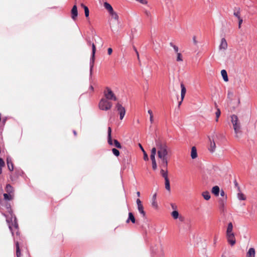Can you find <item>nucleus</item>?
Masks as SVG:
<instances>
[{"mask_svg":"<svg viewBox=\"0 0 257 257\" xmlns=\"http://www.w3.org/2000/svg\"><path fill=\"white\" fill-rule=\"evenodd\" d=\"M156 146L158 149V156L160 161L159 166L160 169V175L165 181V188L170 191V181L168 178V166L170 158L171 152L165 142L161 140L156 141Z\"/></svg>","mask_w":257,"mask_h":257,"instance_id":"f257e3e1","label":"nucleus"},{"mask_svg":"<svg viewBox=\"0 0 257 257\" xmlns=\"http://www.w3.org/2000/svg\"><path fill=\"white\" fill-rule=\"evenodd\" d=\"M9 214L6 215L7 221L9 224V227L11 230L12 235L14 236V240L16 241V253L17 257H20V251L19 244L18 240H16L15 236H14V231H16V234L18 235V231H17L18 225L16 221V218L15 216H13L11 209H9Z\"/></svg>","mask_w":257,"mask_h":257,"instance_id":"f03ea898","label":"nucleus"},{"mask_svg":"<svg viewBox=\"0 0 257 257\" xmlns=\"http://www.w3.org/2000/svg\"><path fill=\"white\" fill-rule=\"evenodd\" d=\"M112 106V103L110 100L106 98H102L99 103V108L102 110L107 111L111 109Z\"/></svg>","mask_w":257,"mask_h":257,"instance_id":"7ed1b4c3","label":"nucleus"},{"mask_svg":"<svg viewBox=\"0 0 257 257\" xmlns=\"http://www.w3.org/2000/svg\"><path fill=\"white\" fill-rule=\"evenodd\" d=\"M231 121L232 123L233 129L237 137V134L241 133L240 131V123L239 121L238 117L235 114L232 115L231 116Z\"/></svg>","mask_w":257,"mask_h":257,"instance_id":"20e7f679","label":"nucleus"},{"mask_svg":"<svg viewBox=\"0 0 257 257\" xmlns=\"http://www.w3.org/2000/svg\"><path fill=\"white\" fill-rule=\"evenodd\" d=\"M108 143L110 145H114L118 149L121 148L120 143L117 140H112L111 138V128L110 127L108 128Z\"/></svg>","mask_w":257,"mask_h":257,"instance_id":"39448f33","label":"nucleus"},{"mask_svg":"<svg viewBox=\"0 0 257 257\" xmlns=\"http://www.w3.org/2000/svg\"><path fill=\"white\" fill-rule=\"evenodd\" d=\"M103 94L104 98H106L107 99L110 100L116 101L117 100V98L115 95L114 93L109 87H106L105 88L103 91Z\"/></svg>","mask_w":257,"mask_h":257,"instance_id":"423d86ee","label":"nucleus"},{"mask_svg":"<svg viewBox=\"0 0 257 257\" xmlns=\"http://www.w3.org/2000/svg\"><path fill=\"white\" fill-rule=\"evenodd\" d=\"M115 108L116 109L117 111L118 112L119 114L120 119H122L125 114V108L123 106H122L120 103H117L115 105Z\"/></svg>","mask_w":257,"mask_h":257,"instance_id":"0eeeda50","label":"nucleus"},{"mask_svg":"<svg viewBox=\"0 0 257 257\" xmlns=\"http://www.w3.org/2000/svg\"><path fill=\"white\" fill-rule=\"evenodd\" d=\"M86 41L88 45L92 46V56L91 58V60L92 61V66L91 67L93 66V63L94 62V59H95V54L96 52V47L95 44L93 43H91V41L89 39H86Z\"/></svg>","mask_w":257,"mask_h":257,"instance_id":"6e6552de","label":"nucleus"},{"mask_svg":"<svg viewBox=\"0 0 257 257\" xmlns=\"http://www.w3.org/2000/svg\"><path fill=\"white\" fill-rule=\"evenodd\" d=\"M215 196L218 198L220 205L223 207L224 205V202L227 198L226 194H214Z\"/></svg>","mask_w":257,"mask_h":257,"instance_id":"1a4fd4ad","label":"nucleus"},{"mask_svg":"<svg viewBox=\"0 0 257 257\" xmlns=\"http://www.w3.org/2000/svg\"><path fill=\"white\" fill-rule=\"evenodd\" d=\"M78 16L77 8L76 5H74L71 11V17L74 21L77 20Z\"/></svg>","mask_w":257,"mask_h":257,"instance_id":"9d476101","label":"nucleus"},{"mask_svg":"<svg viewBox=\"0 0 257 257\" xmlns=\"http://www.w3.org/2000/svg\"><path fill=\"white\" fill-rule=\"evenodd\" d=\"M227 242L230 245L233 246L236 243V239L235 238L234 234L226 235Z\"/></svg>","mask_w":257,"mask_h":257,"instance_id":"9b49d317","label":"nucleus"},{"mask_svg":"<svg viewBox=\"0 0 257 257\" xmlns=\"http://www.w3.org/2000/svg\"><path fill=\"white\" fill-rule=\"evenodd\" d=\"M137 204L138 206V209L139 212L142 214L143 216H145V212L144 210V207L143 205L142 204V202L139 199L137 200Z\"/></svg>","mask_w":257,"mask_h":257,"instance_id":"f8f14e48","label":"nucleus"},{"mask_svg":"<svg viewBox=\"0 0 257 257\" xmlns=\"http://www.w3.org/2000/svg\"><path fill=\"white\" fill-rule=\"evenodd\" d=\"M209 139L210 144V146L208 148V150L210 152L213 153L215 150V148H216L215 143L213 140L211 141V140L210 138H209Z\"/></svg>","mask_w":257,"mask_h":257,"instance_id":"ddd939ff","label":"nucleus"},{"mask_svg":"<svg viewBox=\"0 0 257 257\" xmlns=\"http://www.w3.org/2000/svg\"><path fill=\"white\" fill-rule=\"evenodd\" d=\"M234 233L233 232V225L231 222H230L228 224L226 232V235H230V234H233Z\"/></svg>","mask_w":257,"mask_h":257,"instance_id":"4468645a","label":"nucleus"},{"mask_svg":"<svg viewBox=\"0 0 257 257\" xmlns=\"http://www.w3.org/2000/svg\"><path fill=\"white\" fill-rule=\"evenodd\" d=\"M7 163L8 168L9 170L10 171H13L14 165H13L12 161L10 158L8 157L7 158Z\"/></svg>","mask_w":257,"mask_h":257,"instance_id":"2eb2a0df","label":"nucleus"},{"mask_svg":"<svg viewBox=\"0 0 257 257\" xmlns=\"http://www.w3.org/2000/svg\"><path fill=\"white\" fill-rule=\"evenodd\" d=\"M227 48V43L225 38H222L221 41V44L219 46L220 49L225 50Z\"/></svg>","mask_w":257,"mask_h":257,"instance_id":"dca6fc26","label":"nucleus"},{"mask_svg":"<svg viewBox=\"0 0 257 257\" xmlns=\"http://www.w3.org/2000/svg\"><path fill=\"white\" fill-rule=\"evenodd\" d=\"M255 251L254 248H250L246 253V257H255Z\"/></svg>","mask_w":257,"mask_h":257,"instance_id":"f3484780","label":"nucleus"},{"mask_svg":"<svg viewBox=\"0 0 257 257\" xmlns=\"http://www.w3.org/2000/svg\"><path fill=\"white\" fill-rule=\"evenodd\" d=\"M152 206L154 208H155L156 209H157L158 208V205L157 202L156 201V194H155L153 196V198L152 199Z\"/></svg>","mask_w":257,"mask_h":257,"instance_id":"a211bd4d","label":"nucleus"},{"mask_svg":"<svg viewBox=\"0 0 257 257\" xmlns=\"http://www.w3.org/2000/svg\"><path fill=\"white\" fill-rule=\"evenodd\" d=\"M191 156L193 159L197 157V150L195 147H193L191 148Z\"/></svg>","mask_w":257,"mask_h":257,"instance_id":"6ab92c4d","label":"nucleus"},{"mask_svg":"<svg viewBox=\"0 0 257 257\" xmlns=\"http://www.w3.org/2000/svg\"><path fill=\"white\" fill-rule=\"evenodd\" d=\"M80 6L83 8L84 10L85 16L86 18H89V11L87 6L84 5L83 4H81Z\"/></svg>","mask_w":257,"mask_h":257,"instance_id":"aec40b11","label":"nucleus"},{"mask_svg":"<svg viewBox=\"0 0 257 257\" xmlns=\"http://www.w3.org/2000/svg\"><path fill=\"white\" fill-rule=\"evenodd\" d=\"M181 98H182V101H183L186 92V88L183 83L181 84Z\"/></svg>","mask_w":257,"mask_h":257,"instance_id":"412c9836","label":"nucleus"},{"mask_svg":"<svg viewBox=\"0 0 257 257\" xmlns=\"http://www.w3.org/2000/svg\"><path fill=\"white\" fill-rule=\"evenodd\" d=\"M104 7L108 11V12L109 13V14L113 12V8L109 4H108L106 2L104 3Z\"/></svg>","mask_w":257,"mask_h":257,"instance_id":"4be33fe9","label":"nucleus"},{"mask_svg":"<svg viewBox=\"0 0 257 257\" xmlns=\"http://www.w3.org/2000/svg\"><path fill=\"white\" fill-rule=\"evenodd\" d=\"M233 15L236 17L238 19L241 18L240 17V9L239 8H235L234 13Z\"/></svg>","mask_w":257,"mask_h":257,"instance_id":"5701e85b","label":"nucleus"},{"mask_svg":"<svg viewBox=\"0 0 257 257\" xmlns=\"http://www.w3.org/2000/svg\"><path fill=\"white\" fill-rule=\"evenodd\" d=\"M130 221H131L133 223H135V218L132 213L130 212L128 213V217L126 220V222L128 223Z\"/></svg>","mask_w":257,"mask_h":257,"instance_id":"b1692460","label":"nucleus"},{"mask_svg":"<svg viewBox=\"0 0 257 257\" xmlns=\"http://www.w3.org/2000/svg\"><path fill=\"white\" fill-rule=\"evenodd\" d=\"M7 193H13L14 191V189L10 184H7L5 188Z\"/></svg>","mask_w":257,"mask_h":257,"instance_id":"393cba45","label":"nucleus"},{"mask_svg":"<svg viewBox=\"0 0 257 257\" xmlns=\"http://www.w3.org/2000/svg\"><path fill=\"white\" fill-rule=\"evenodd\" d=\"M221 75L224 79V80L226 82L228 81V78L227 76V74L225 70H222L221 71Z\"/></svg>","mask_w":257,"mask_h":257,"instance_id":"a878e982","label":"nucleus"},{"mask_svg":"<svg viewBox=\"0 0 257 257\" xmlns=\"http://www.w3.org/2000/svg\"><path fill=\"white\" fill-rule=\"evenodd\" d=\"M215 106L216 108H217V111L215 113V114H216V121H218V118L219 117L220 115V114H221V111H220V110L219 108H217V103L216 102H215Z\"/></svg>","mask_w":257,"mask_h":257,"instance_id":"bb28decb","label":"nucleus"},{"mask_svg":"<svg viewBox=\"0 0 257 257\" xmlns=\"http://www.w3.org/2000/svg\"><path fill=\"white\" fill-rule=\"evenodd\" d=\"M171 216L174 219H176L179 218V214L177 210H173L171 213Z\"/></svg>","mask_w":257,"mask_h":257,"instance_id":"cd10ccee","label":"nucleus"},{"mask_svg":"<svg viewBox=\"0 0 257 257\" xmlns=\"http://www.w3.org/2000/svg\"><path fill=\"white\" fill-rule=\"evenodd\" d=\"M139 146H140V148L141 149L142 151H143V153H144V159L145 161L148 160L149 159H148V155L146 153V152L145 151L142 146L140 144Z\"/></svg>","mask_w":257,"mask_h":257,"instance_id":"c85d7f7f","label":"nucleus"},{"mask_svg":"<svg viewBox=\"0 0 257 257\" xmlns=\"http://www.w3.org/2000/svg\"><path fill=\"white\" fill-rule=\"evenodd\" d=\"M4 197L6 200H10L13 198V196L12 194H4Z\"/></svg>","mask_w":257,"mask_h":257,"instance_id":"c756f323","label":"nucleus"},{"mask_svg":"<svg viewBox=\"0 0 257 257\" xmlns=\"http://www.w3.org/2000/svg\"><path fill=\"white\" fill-rule=\"evenodd\" d=\"M5 166V163L3 159L0 158V174L2 173V168Z\"/></svg>","mask_w":257,"mask_h":257,"instance_id":"7c9ffc66","label":"nucleus"},{"mask_svg":"<svg viewBox=\"0 0 257 257\" xmlns=\"http://www.w3.org/2000/svg\"><path fill=\"white\" fill-rule=\"evenodd\" d=\"M246 198L244 194H237V198L239 200H244L246 199Z\"/></svg>","mask_w":257,"mask_h":257,"instance_id":"2f4dec72","label":"nucleus"},{"mask_svg":"<svg viewBox=\"0 0 257 257\" xmlns=\"http://www.w3.org/2000/svg\"><path fill=\"white\" fill-rule=\"evenodd\" d=\"M219 187L218 186H214L211 191V193H219Z\"/></svg>","mask_w":257,"mask_h":257,"instance_id":"473e14b6","label":"nucleus"},{"mask_svg":"<svg viewBox=\"0 0 257 257\" xmlns=\"http://www.w3.org/2000/svg\"><path fill=\"white\" fill-rule=\"evenodd\" d=\"M110 15L115 20H118V16L117 15V14L115 12H114V11H113L112 13H111L110 14Z\"/></svg>","mask_w":257,"mask_h":257,"instance_id":"72a5a7b5","label":"nucleus"},{"mask_svg":"<svg viewBox=\"0 0 257 257\" xmlns=\"http://www.w3.org/2000/svg\"><path fill=\"white\" fill-rule=\"evenodd\" d=\"M112 152L113 154L116 157H118L120 154L119 151L115 148L112 149Z\"/></svg>","mask_w":257,"mask_h":257,"instance_id":"f704fd0d","label":"nucleus"},{"mask_svg":"<svg viewBox=\"0 0 257 257\" xmlns=\"http://www.w3.org/2000/svg\"><path fill=\"white\" fill-rule=\"evenodd\" d=\"M203 197L206 200H208L211 196L209 194H202Z\"/></svg>","mask_w":257,"mask_h":257,"instance_id":"c9c22d12","label":"nucleus"},{"mask_svg":"<svg viewBox=\"0 0 257 257\" xmlns=\"http://www.w3.org/2000/svg\"><path fill=\"white\" fill-rule=\"evenodd\" d=\"M170 45H171L172 47H173V48H174V49L175 51L177 53H178V51H179V48H178V47L177 46H176V45H174V44H173V43H170Z\"/></svg>","mask_w":257,"mask_h":257,"instance_id":"e433bc0d","label":"nucleus"},{"mask_svg":"<svg viewBox=\"0 0 257 257\" xmlns=\"http://www.w3.org/2000/svg\"><path fill=\"white\" fill-rule=\"evenodd\" d=\"M177 61H182L183 59L182 58V55L180 53H177Z\"/></svg>","mask_w":257,"mask_h":257,"instance_id":"4c0bfd02","label":"nucleus"},{"mask_svg":"<svg viewBox=\"0 0 257 257\" xmlns=\"http://www.w3.org/2000/svg\"><path fill=\"white\" fill-rule=\"evenodd\" d=\"M7 119V118L6 117L3 118V119H2L1 122L0 123L1 126H4L5 125Z\"/></svg>","mask_w":257,"mask_h":257,"instance_id":"58836bf2","label":"nucleus"},{"mask_svg":"<svg viewBox=\"0 0 257 257\" xmlns=\"http://www.w3.org/2000/svg\"><path fill=\"white\" fill-rule=\"evenodd\" d=\"M152 168L154 170H156L157 168V165L156 161H154L152 162Z\"/></svg>","mask_w":257,"mask_h":257,"instance_id":"ea45409f","label":"nucleus"},{"mask_svg":"<svg viewBox=\"0 0 257 257\" xmlns=\"http://www.w3.org/2000/svg\"><path fill=\"white\" fill-rule=\"evenodd\" d=\"M238 20V28L240 29V27H241V25L242 23V22H243V20L242 18H240Z\"/></svg>","mask_w":257,"mask_h":257,"instance_id":"a19ab883","label":"nucleus"},{"mask_svg":"<svg viewBox=\"0 0 257 257\" xmlns=\"http://www.w3.org/2000/svg\"><path fill=\"white\" fill-rule=\"evenodd\" d=\"M156 151H157V149L156 148H155V147L153 148L152 149V150H151V154L156 155Z\"/></svg>","mask_w":257,"mask_h":257,"instance_id":"79ce46f5","label":"nucleus"},{"mask_svg":"<svg viewBox=\"0 0 257 257\" xmlns=\"http://www.w3.org/2000/svg\"><path fill=\"white\" fill-rule=\"evenodd\" d=\"M151 160H152V162L156 161L155 160V155L151 154L150 156Z\"/></svg>","mask_w":257,"mask_h":257,"instance_id":"37998d69","label":"nucleus"},{"mask_svg":"<svg viewBox=\"0 0 257 257\" xmlns=\"http://www.w3.org/2000/svg\"><path fill=\"white\" fill-rule=\"evenodd\" d=\"M137 2H139L143 4H147V1L146 0H136Z\"/></svg>","mask_w":257,"mask_h":257,"instance_id":"c03bdc74","label":"nucleus"},{"mask_svg":"<svg viewBox=\"0 0 257 257\" xmlns=\"http://www.w3.org/2000/svg\"><path fill=\"white\" fill-rule=\"evenodd\" d=\"M107 53L109 55H110L112 53V49L111 48H109L107 49Z\"/></svg>","mask_w":257,"mask_h":257,"instance_id":"a18cd8bd","label":"nucleus"},{"mask_svg":"<svg viewBox=\"0 0 257 257\" xmlns=\"http://www.w3.org/2000/svg\"><path fill=\"white\" fill-rule=\"evenodd\" d=\"M234 184H235V187L237 188V191L240 192V190L239 189V186H238V184H237L236 181H235Z\"/></svg>","mask_w":257,"mask_h":257,"instance_id":"49530a36","label":"nucleus"},{"mask_svg":"<svg viewBox=\"0 0 257 257\" xmlns=\"http://www.w3.org/2000/svg\"><path fill=\"white\" fill-rule=\"evenodd\" d=\"M171 207L172 208V209L175 210H177V206L175 204H171Z\"/></svg>","mask_w":257,"mask_h":257,"instance_id":"de8ad7c7","label":"nucleus"},{"mask_svg":"<svg viewBox=\"0 0 257 257\" xmlns=\"http://www.w3.org/2000/svg\"><path fill=\"white\" fill-rule=\"evenodd\" d=\"M150 120L151 123L154 122L153 115H151V116H150Z\"/></svg>","mask_w":257,"mask_h":257,"instance_id":"09e8293b","label":"nucleus"},{"mask_svg":"<svg viewBox=\"0 0 257 257\" xmlns=\"http://www.w3.org/2000/svg\"><path fill=\"white\" fill-rule=\"evenodd\" d=\"M145 14L148 17H151V13L150 12H148L147 11H145Z\"/></svg>","mask_w":257,"mask_h":257,"instance_id":"8fccbe9b","label":"nucleus"},{"mask_svg":"<svg viewBox=\"0 0 257 257\" xmlns=\"http://www.w3.org/2000/svg\"><path fill=\"white\" fill-rule=\"evenodd\" d=\"M148 112L150 116H151V115H153V112L151 109H149Z\"/></svg>","mask_w":257,"mask_h":257,"instance_id":"3c124183","label":"nucleus"},{"mask_svg":"<svg viewBox=\"0 0 257 257\" xmlns=\"http://www.w3.org/2000/svg\"><path fill=\"white\" fill-rule=\"evenodd\" d=\"M136 53L137 54L138 60H140L139 54V52H138L137 50H136Z\"/></svg>","mask_w":257,"mask_h":257,"instance_id":"603ef678","label":"nucleus"},{"mask_svg":"<svg viewBox=\"0 0 257 257\" xmlns=\"http://www.w3.org/2000/svg\"><path fill=\"white\" fill-rule=\"evenodd\" d=\"M193 42H194V43L195 44H196V43H197V41H196V37H195V36H194V37H193Z\"/></svg>","mask_w":257,"mask_h":257,"instance_id":"864d4df0","label":"nucleus"},{"mask_svg":"<svg viewBox=\"0 0 257 257\" xmlns=\"http://www.w3.org/2000/svg\"><path fill=\"white\" fill-rule=\"evenodd\" d=\"M73 133H74V135L75 136H76L77 135V133H76V132L75 131H73Z\"/></svg>","mask_w":257,"mask_h":257,"instance_id":"5fc2aeb1","label":"nucleus"},{"mask_svg":"<svg viewBox=\"0 0 257 257\" xmlns=\"http://www.w3.org/2000/svg\"><path fill=\"white\" fill-rule=\"evenodd\" d=\"M182 101V100L179 102V106L181 104Z\"/></svg>","mask_w":257,"mask_h":257,"instance_id":"6e6d98bb","label":"nucleus"},{"mask_svg":"<svg viewBox=\"0 0 257 257\" xmlns=\"http://www.w3.org/2000/svg\"><path fill=\"white\" fill-rule=\"evenodd\" d=\"M221 257H226V256L225 255H223H223H221Z\"/></svg>","mask_w":257,"mask_h":257,"instance_id":"4d7b16f0","label":"nucleus"},{"mask_svg":"<svg viewBox=\"0 0 257 257\" xmlns=\"http://www.w3.org/2000/svg\"><path fill=\"white\" fill-rule=\"evenodd\" d=\"M203 193H208L207 191H205V192H203Z\"/></svg>","mask_w":257,"mask_h":257,"instance_id":"13d9d810","label":"nucleus"},{"mask_svg":"<svg viewBox=\"0 0 257 257\" xmlns=\"http://www.w3.org/2000/svg\"><path fill=\"white\" fill-rule=\"evenodd\" d=\"M136 50H137V49L136 48V47H134V50L136 51Z\"/></svg>","mask_w":257,"mask_h":257,"instance_id":"bf43d9fd","label":"nucleus"},{"mask_svg":"<svg viewBox=\"0 0 257 257\" xmlns=\"http://www.w3.org/2000/svg\"><path fill=\"white\" fill-rule=\"evenodd\" d=\"M91 89L92 90L93 89V87L91 86Z\"/></svg>","mask_w":257,"mask_h":257,"instance_id":"052dcab7","label":"nucleus"}]
</instances>
